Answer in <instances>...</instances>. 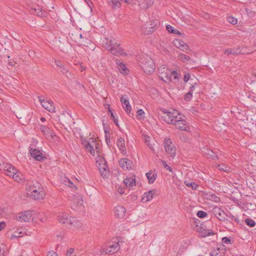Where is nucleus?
<instances>
[{
	"mask_svg": "<svg viewBox=\"0 0 256 256\" xmlns=\"http://www.w3.org/2000/svg\"><path fill=\"white\" fill-rule=\"evenodd\" d=\"M44 195L45 194L42 188L38 189L31 193L32 198L36 200H39L43 198Z\"/></svg>",
	"mask_w": 256,
	"mask_h": 256,
	"instance_id": "b1692460",
	"label": "nucleus"
},
{
	"mask_svg": "<svg viewBox=\"0 0 256 256\" xmlns=\"http://www.w3.org/2000/svg\"><path fill=\"white\" fill-rule=\"evenodd\" d=\"M118 192L120 194H122L124 193V190L120 186H119L118 188Z\"/></svg>",
	"mask_w": 256,
	"mask_h": 256,
	"instance_id": "bf43d9fd",
	"label": "nucleus"
},
{
	"mask_svg": "<svg viewBox=\"0 0 256 256\" xmlns=\"http://www.w3.org/2000/svg\"><path fill=\"white\" fill-rule=\"evenodd\" d=\"M160 22L156 19H151L148 18V20H146V23L142 24L141 26L142 32L146 35L150 34L154 32L156 28L160 25Z\"/></svg>",
	"mask_w": 256,
	"mask_h": 256,
	"instance_id": "6e6552de",
	"label": "nucleus"
},
{
	"mask_svg": "<svg viewBox=\"0 0 256 256\" xmlns=\"http://www.w3.org/2000/svg\"><path fill=\"white\" fill-rule=\"evenodd\" d=\"M111 118H112V119L113 120H114V124H116V126H118V120L117 118H116L114 114V113L112 112H111Z\"/></svg>",
	"mask_w": 256,
	"mask_h": 256,
	"instance_id": "3c124183",
	"label": "nucleus"
},
{
	"mask_svg": "<svg viewBox=\"0 0 256 256\" xmlns=\"http://www.w3.org/2000/svg\"><path fill=\"white\" fill-rule=\"evenodd\" d=\"M214 232L212 230H208L207 232H206L205 236H210L214 235Z\"/></svg>",
	"mask_w": 256,
	"mask_h": 256,
	"instance_id": "4d7b16f0",
	"label": "nucleus"
},
{
	"mask_svg": "<svg viewBox=\"0 0 256 256\" xmlns=\"http://www.w3.org/2000/svg\"><path fill=\"white\" fill-rule=\"evenodd\" d=\"M38 99L42 106L45 110L50 112H54L55 107L52 102L48 100L44 99L43 96H39Z\"/></svg>",
	"mask_w": 256,
	"mask_h": 256,
	"instance_id": "2eb2a0df",
	"label": "nucleus"
},
{
	"mask_svg": "<svg viewBox=\"0 0 256 256\" xmlns=\"http://www.w3.org/2000/svg\"><path fill=\"white\" fill-rule=\"evenodd\" d=\"M120 102L126 112L128 114H130L132 108L130 104L128 98L127 97L124 98V96H122L120 98Z\"/></svg>",
	"mask_w": 256,
	"mask_h": 256,
	"instance_id": "5701e85b",
	"label": "nucleus"
},
{
	"mask_svg": "<svg viewBox=\"0 0 256 256\" xmlns=\"http://www.w3.org/2000/svg\"><path fill=\"white\" fill-rule=\"evenodd\" d=\"M40 130L46 139L53 140L54 142L58 140L59 138L58 136H56L53 130L48 127L46 126L40 125Z\"/></svg>",
	"mask_w": 256,
	"mask_h": 256,
	"instance_id": "9b49d317",
	"label": "nucleus"
},
{
	"mask_svg": "<svg viewBox=\"0 0 256 256\" xmlns=\"http://www.w3.org/2000/svg\"><path fill=\"white\" fill-rule=\"evenodd\" d=\"M120 249V245L118 242L114 241L109 242L108 245L103 246L100 252L102 254H112L118 252Z\"/></svg>",
	"mask_w": 256,
	"mask_h": 256,
	"instance_id": "9d476101",
	"label": "nucleus"
},
{
	"mask_svg": "<svg viewBox=\"0 0 256 256\" xmlns=\"http://www.w3.org/2000/svg\"><path fill=\"white\" fill-rule=\"evenodd\" d=\"M119 164L122 169L124 170H130L132 166V162L126 158H121Z\"/></svg>",
	"mask_w": 256,
	"mask_h": 256,
	"instance_id": "6ab92c4d",
	"label": "nucleus"
},
{
	"mask_svg": "<svg viewBox=\"0 0 256 256\" xmlns=\"http://www.w3.org/2000/svg\"><path fill=\"white\" fill-rule=\"evenodd\" d=\"M185 184L189 188H192V190H196L198 188V185L194 182L184 181Z\"/></svg>",
	"mask_w": 256,
	"mask_h": 256,
	"instance_id": "4c0bfd02",
	"label": "nucleus"
},
{
	"mask_svg": "<svg viewBox=\"0 0 256 256\" xmlns=\"http://www.w3.org/2000/svg\"><path fill=\"white\" fill-rule=\"evenodd\" d=\"M210 256H224L222 254L220 253V248L214 250L210 252Z\"/></svg>",
	"mask_w": 256,
	"mask_h": 256,
	"instance_id": "79ce46f5",
	"label": "nucleus"
},
{
	"mask_svg": "<svg viewBox=\"0 0 256 256\" xmlns=\"http://www.w3.org/2000/svg\"><path fill=\"white\" fill-rule=\"evenodd\" d=\"M137 114L139 116V118H144V112L142 109H139L137 110Z\"/></svg>",
	"mask_w": 256,
	"mask_h": 256,
	"instance_id": "de8ad7c7",
	"label": "nucleus"
},
{
	"mask_svg": "<svg viewBox=\"0 0 256 256\" xmlns=\"http://www.w3.org/2000/svg\"><path fill=\"white\" fill-rule=\"evenodd\" d=\"M229 218L232 220L234 221L237 224H239L240 222V219L238 217H236L233 215H230Z\"/></svg>",
	"mask_w": 256,
	"mask_h": 256,
	"instance_id": "8fccbe9b",
	"label": "nucleus"
},
{
	"mask_svg": "<svg viewBox=\"0 0 256 256\" xmlns=\"http://www.w3.org/2000/svg\"><path fill=\"white\" fill-rule=\"evenodd\" d=\"M139 65L146 74L153 73L156 70V66L153 60L148 55L142 54L138 58Z\"/></svg>",
	"mask_w": 256,
	"mask_h": 256,
	"instance_id": "7ed1b4c3",
	"label": "nucleus"
},
{
	"mask_svg": "<svg viewBox=\"0 0 256 256\" xmlns=\"http://www.w3.org/2000/svg\"><path fill=\"white\" fill-rule=\"evenodd\" d=\"M217 168L220 170L222 172H230V168L228 166H226L224 164H218Z\"/></svg>",
	"mask_w": 256,
	"mask_h": 256,
	"instance_id": "e433bc0d",
	"label": "nucleus"
},
{
	"mask_svg": "<svg viewBox=\"0 0 256 256\" xmlns=\"http://www.w3.org/2000/svg\"><path fill=\"white\" fill-rule=\"evenodd\" d=\"M35 218H38L40 222H45L48 219V216L44 213H39L36 214Z\"/></svg>",
	"mask_w": 256,
	"mask_h": 256,
	"instance_id": "72a5a7b5",
	"label": "nucleus"
},
{
	"mask_svg": "<svg viewBox=\"0 0 256 256\" xmlns=\"http://www.w3.org/2000/svg\"><path fill=\"white\" fill-rule=\"evenodd\" d=\"M146 176L148 180V182L150 184H152L156 179V172L154 173L152 172H149L146 174Z\"/></svg>",
	"mask_w": 256,
	"mask_h": 256,
	"instance_id": "7c9ffc66",
	"label": "nucleus"
},
{
	"mask_svg": "<svg viewBox=\"0 0 256 256\" xmlns=\"http://www.w3.org/2000/svg\"><path fill=\"white\" fill-rule=\"evenodd\" d=\"M190 76L188 73L185 74L184 76V82H187L190 78Z\"/></svg>",
	"mask_w": 256,
	"mask_h": 256,
	"instance_id": "864d4df0",
	"label": "nucleus"
},
{
	"mask_svg": "<svg viewBox=\"0 0 256 256\" xmlns=\"http://www.w3.org/2000/svg\"><path fill=\"white\" fill-rule=\"evenodd\" d=\"M120 1L123 2L126 4H130L132 2V0H120Z\"/></svg>",
	"mask_w": 256,
	"mask_h": 256,
	"instance_id": "e2e57ef3",
	"label": "nucleus"
},
{
	"mask_svg": "<svg viewBox=\"0 0 256 256\" xmlns=\"http://www.w3.org/2000/svg\"><path fill=\"white\" fill-rule=\"evenodd\" d=\"M222 242L226 244H232V240L230 238L224 237L222 238Z\"/></svg>",
	"mask_w": 256,
	"mask_h": 256,
	"instance_id": "09e8293b",
	"label": "nucleus"
},
{
	"mask_svg": "<svg viewBox=\"0 0 256 256\" xmlns=\"http://www.w3.org/2000/svg\"><path fill=\"white\" fill-rule=\"evenodd\" d=\"M117 146L119 148L120 150L123 154H126V149L125 146V142L122 138H119L117 140Z\"/></svg>",
	"mask_w": 256,
	"mask_h": 256,
	"instance_id": "bb28decb",
	"label": "nucleus"
},
{
	"mask_svg": "<svg viewBox=\"0 0 256 256\" xmlns=\"http://www.w3.org/2000/svg\"><path fill=\"white\" fill-rule=\"evenodd\" d=\"M145 144L148 146L149 148L152 151L154 152V144L152 143V140L150 136L144 135L143 138Z\"/></svg>",
	"mask_w": 256,
	"mask_h": 256,
	"instance_id": "cd10ccee",
	"label": "nucleus"
},
{
	"mask_svg": "<svg viewBox=\"0 0 256 256\" xmlns=\"http://www.w3.org/2000/svg\"><path fill=\"white\" fill-rule=\"evenodd\" d=\"M74 251V249L72 248H69L66 252V256H71L73 254Z\"/></svg>",
	"mask_w": 256,
	"mask_h": 256,
	"instance_id": "603ef678",
	"label": "nucleus"
},
{
	"mask_svg": "<svg viewBox=\"0 0 256 256\" xmlns=\"http://www.w3.org/2000/svg\"><path fill=\"white\" fill-rule=\"evenodd\" d=\"M178 60L184 63H188V62L190 60V56L183 54H180L178 56Z\"/></svg>",
	"mask_w": 256,
	"mask_h": 256,
	"instance_id": "c9c22d12",
	"label": "nucleus"
},
{
	"mask_svg": "<svg viewBox=\"0 0 256 256\" xmlns=\"http://www.w3.org/2000/svg\"><path fill=\"white\" fill-rule=\"evenodd\" d=\"M81 140L86 152L94 156L98 148V143L96 140L94 138H90L88 139L82 138Z\"/></svg>",
	"mask_w": 256,
	"mask_h": 256,
	"instance_id": "423d86ee",
	"label": "nucleus"
},
{
	"mask_svg": "<svg viewBox=\"0 0 256 256\" xmlns=\"http://www.w3.org/2000/svg\"><path fill=\"white\" fill-rule=\"evenodd\" d=\"M32 214V210H26L16 214L14 218L20 222H27L31 220Z\"/></svg>",
	"mask_w": 256,
	"mask_h": 256,
	"instance_id": "ddd939ff",
	"label": "nucleus"
},
{
	"mask_svg": "<svg viewBox=\"0 0 256 256\" xmlns=\"http://www.w3.org/2000/svg\"><path fill=\"white\" fill-rule=\"evenodd\" d=\"M124 183L126 187L130 188L136 184V179L134 178H126L124 180Z\"/></svg>",
	"mask_w": 256,
	"mask_h": 256,
	"instance_id": "c85d7f7f",
	"label": "nucleus"
},
{
	"mask_svg": "<svg viewBox=\"0 0 256 256\" xmlns=\"http://www.w3.org/2000/svg\"><path fill=\"white\" fill-rule=\"evenodd\" d=\"M22 236H16V234H12L11 236V239H14L17 238H20Z\"/></svg>",
	"mask_w": 256,
	"mask_h": 256,
	"instance_id": "052dcab7",
	"label": "nucleus"
},
{
	"mask_svg": "<svg viewBox=\"0 0 256 256\" xmlns=\"http://www.w3.org/2000/svg\"><path fill=\"white\" fill-rule=\"evenodd\" d=\"M103 46L114 56H126L124 50L120 46V43L114 38H106L104 41Z\"/></svg>",
	"mask_w": 256,
	"mask_h": 256,
	"instance_id": "f257e3e1",
	"label": "nucleus"
},
{
	"mask_svg": "<svg viewBox=\"0 0 256 256\" xmlns=\"http://www.w3.org/2000/svg\"><path fill=\"white\" fill-rule=\"evenodd\" d=\"M0 170L10 177H12L18 182L20 180L17 170L10 164L8 163L0 164Z\"/></svg>",
	"mask_w": 256,
	"mask_h": 256,
	"instance_id": "0eeeda50",
	"label": "nucleus"
},
{
	"mask_svg": "<svg viewBox=\"0 0 256 256\" xmlns=\"http://www.w3.org/2000/svg\"><path fill=\"white\" fill-rule=\"evenodd\" d=\"M192 98V94L191 92H188L184 96V100L186 101H190Z\"/></svg>",
	"mask_w": 256,
	"mask_h": 256,
	"instance_id": "c03bdc74",
	"label": "nucleus"
},
{
	"mask_svg": "<svg viewBox=\"0 0 256 256\" xmlns=\"http://www.w3.org/2000/svg\"><path fill=\"white\" fill-rule=\"evenodd\" d=\"M156 190H150L148 192H146L142 195L141 202L143 203L150 201L153 198Z\"/></svg>",
	"mask_w": 256,
	"mask_h": 256,
	"instance_id": "4be33fe9",
	"label": "nucleus"
},
{
	"mask_svg": "<svg viewBox=\"0 0 256 256\" xmlns=\"http://www.w3.org/2000/svg\"><path fill=\"white\" fill-rule=\"evenodd\" d=\"M206 198L210 200L216 202H218L220 199L216 194L211 193H206Z\"/></svg>",
	"mask_w": 256,
	"mask_h": 256,
	"instance_id": "2f4dec72",
	"label": "nucleus"
},
{
	"mask_svg": "<svg viewBox=\"0 0 256 256\" xmlns=\"http://www.w3.org/2000/svg\"><path fill=\"white\" fill-rule=\"evenodd\" d=\"M64 182L66 185L69 186L70 187H72V185L73 184L68 178H66V180H64Z\"/></svg>",
	"mask_w": 256,
	"mask_h": 256,
	"instance_id": "5fc2aeb1",
	"label": "nucleus"
},
{
	"mask_svg": "<svg viewBox=\"0 0 256 256\" xmlns=\"http://www.w3.org/2000/svg\"><path fill=\"white\" fill-rule=\"evenodd\" d=\"M226 20L232 24H235L238 22V20L236 17H226Z\"/></svg>",
	"mask_w": 256,
	"mask_h": 256,
	"instance_id": "37998d69",
	"label": "nucleus"
},
{
	"mask_svg": "<svg viewBox=\"0 0 256 256\" xmlns=\"http://www.w3.org/2000/svg\"><path fill=\"white\" fill-rule=\"evenodd\" d=\"M8 64L9 66H13L16 64V62H15L10 61L8 62Z\"/></svg>",
	"mask_w": 256,
	"mask_h": 256,
	"instance_id": "69168bd1",
	"label": "nucleus"
},
{
	"mask_svg": "<svg viewBox=\"0 0 256 256\" xmlns=\"http://www.w3.org/2000/svg\"><path fill=\"white\" fill-rule=\"evenodd\" d=\"M86 2L88 4V6L91 8V5L92 4V3L90 0H85Z\"/></svg>",
	"mask_w": 256,
	"mask_h": 256,
	"instance_id": "680f3d73",
	"label": "nucleus"
},
{
	"mask_svg": "<svg viewBox=\"0 0 256 256\" xmlns=\"http://www.w3.org/2000/svg\"><path fill=\"white\" fill-rule=\"evenodd\" d=\"M116 64H117L118 68L120 73L126 75L129 72V70L127 68L126 66L123 62H121L120 60H116Z\"/></svg>",
	"mask_w": 256,
	"mask_h": 256,
	"instance_id": "393cba45",
	"label": "nucleus"
},
{
	"mask_svg": "<svg viewBox=\"0 0 256 256\" xmlns=\"http://www.w3.org/2000/svg\"><path fill=\"white\" fill-rule=\"evenodd\" d=\"M80 70L81 72H83L86 70V68L82 66V64H80Z\"/></svg>",
	"mask_w": 256,
	"mask_h": 256,
	"instance_id": "338daca9",
	"label": "nucleus"
},
{
	"mask_svg": "<svg viewBox=\"0 0 256 256\" xmlns=\"http://www.w3.org/2000/svg\"><path fill=\"white\" fill-rule=\"evenodd\" d=\"M241 11L242 14H247L249 16L256 14L255 11L250 10L247 6H244L243 8L241 9Z\"/></svg>",
	"mask_w": 256,
	"mask_h": 256,
	"instance_id": "473e14b6",
	"label": "nucleus"
},
{
	"mask_svg": "<svg viewBox=\"0 0 256 256\" xmlns=\"http://www.w3.org/2000/svg\"><path fill=\"white\" fill-rule=\"evenodd\" d=\"M46 256H58V254L54 251L49 252Z\"/></svg>",
	"mask_w": 256,
	"mask_h": 256,
	"instance_id": "13d9d810",
	"label": "nucleus"
},
{
	"mask_svg": "<svg viewBox=\"0 0 256 256\" xmlns=\"http://www.w3.org/2000/svg\"><path fill=\"white\" fill-rule=\"evenodd\" d=\"M202 153L208 156V157L210 158H214L216 156V155L214 152L208 149L204 148L202 150Z\"/></svg>",
	"mask_w": 256,
	"mask_h": 256,
	"instance_id": "f704fd0d",
	"label": "nucleus"
},
{
	"mask_svg": "<svg viewBox=\"0 0 256 256\" xmlns=\"http://www.w3.org/2000/svg\"><path fill=\"white\" fill-rule=\"evenodd\" d=\"M213 212L214 216L220 220H224L226 219V214L221 208L216 207L213 208Z\"/></svg>",
	"mask_w": 256,
	"mask_h": 256,
	"instance_id": "aec40b11",
	"label": "nucleus"
},
{
	"mask_svg": "<svg viewBox=\"0 0 256 256\" xmlns=\"http://www.w3.org/2000/svg\"><path fill=\"white\" fill-rule=\"evenodd\" d=\"M163 112V116H162V120L169 124H173L178 118L180 119L182 114L179 112L174 109L166 110L164 108L161 110Z\"/></svg>",
	"mask_w": 256,
	"mask_h": 256,
	"instance_id": "39448f33",
	"label": "nucleus"
},
{
	"mask_svg": "<svg viewBox=\"0 0 256 256\" xmlns=\"http://www.w3.org/2000/svg\"><path fill=\"white\" fill-rule=\"evenodd\" d=\"M166 29L171 34H176L178 33H179L178 31L177 30L174 29V27L169 24L166 25Z\"/></svg>",
	"mask_w": 256,
	"mask_h": 256,
	"instance_id": "58836bf2",
	"label": "nucleus"
},
{
	"mask_svg": "<svg viewBox=\"0 0 256 256\" xmlns=\"http://www.w3.org/2000/svg\"><path fill=\"white\" fill-rule=\"evenodd\" d=\"M195 90V87L194 86H192L190 87V90L188 92H191L192 93L193 91H194Z\"/></svg>",
	"mask_w": 256,
	"mask_h": 256,
	"instance_id": "0e129e2a",
	"label": "nucleus"
},
{
	"mask_svg": "<svg viewBox=\"0 0 256 256\" xmlns=\"http://www.w3.org/2000/svg\"><path fill=\"white\" fill-rule=\"evenodd\" d=\"M57 218L59 222L66 224V226L69 228L77 229L82 226V224L78 220L70 216L68 214L65 212H59Z\"/></svg>",
	"mask_w": 256,
	"mask_h": 256,
	"instance_id": "f03ea898",
	"label": "nucleus"
},
{
	"mask_svg": "<svg viewBox=\"0 0 256 256\" xmlns=\"http://www.w3.org/2000/svg\"><path fill=\"white\" fill-rule=\"evenodd\" d=\"M245 222L246 224L250 227H254L256 225L255 221L250 218H246L245 220Z\"/></svg>",
	"mask_w": 256,
	"mask_h": 256,
	"instance_id": "ea45409f",
	"label": "nucleus"
},
{
	"mask_svg": "<svg viewBox=\"0 0 256 256\" xmlns=\"http://www.w3.org/2000/svg\"><path fill=\"white\" fill-rule=\"evenodd\" d=\"M96 164L102 176L104 178H108L109 176L108 168L104 158L100 156H98Z\"/></svg>",
	"mask_w": 256,
	"mask_h": 256,
	"instance_id": "1a4fd4ad",
	"label": "nucleus"
},
{
	"mask_svg": "<svg viewBox=\"0 0 256 256\" xmlns=\"http://www.w3.org/2000/svg\"><path fill=\"white\" fill-rule=\"evenodd\" d=\"M224 53L226 55H238L240 54V50H239V48H228L224 50Z\"/></svg>",
	"mask_w": 256,
	"mask_h": 256,
	"instance_id": "c756f323",
	"label": "nucleus"
},
{
	"mask_svg": "<svg viewBox=\"0 0 256 256\" xmlns=\"http://www.w3.org/2000/svg\"><path fill=\"white\" fill-rule=\"evenodd\" d=\"M164 148L166 152L170 156L174 158L176 156V148L170 138H165Z\"/></svg>",
	"mask_w": 256,
	"mask_h": 256,
	"instance_id": "f8f14e48",
	"label": "nucleus"
},
{
	"mask_svg": "<svg viewBox=\"0 0 256 256\" xmlns=\"http://www.w3.org/2000/svg\"><path fill=\"white\" fill-rule=\"evenodd\" d=\"M114 212L117 218H122L126 214V208L123 206H117L114 208Z\"/></svg>",
	"mask_w": 256,
	"mask_h": 256,
	"instance_id": "412c9836",
	"label": "nucleus"
},
{
	"mask_svg": "<svg viewBox=\"0 0 256 256\" xmlns=\"http://www.w3.org/2000/svg\"><path fill=\"white\" fill-rule=\"evenodd\" d=\"M161 163L166 170H168L170 172H172V168L166 163V162L164 160H162L161 161Z\"/></svg>",
	"mask_w": 256,
	"mask_h": 256,
	"instance_id": "a18cd8bd",
	"label": "nucleus"
},
{
	"mask_svg": "<svg viewBox=\"0 0 256 256\" xmlns=\"http://www.w3.org/2000/svg\"><path fill=\"white\" fill-rule=\"evenodd\" d=\"M30 156L36 160L38 161H44L46 159V157L42 152L36 148H31L30 150Z\"/></svg>",
	"mask_w": 256,
	"mask_h": 256,
	"instance_id": "f3484780",
	"label": "nucleus"
},
{
	"mask_svg": "<svg viewBox=\"0 0 256 256\" xmlns=\"http://www.w3.org/2000/svg\"><path fill=\"white\" fill-rule=\"evenodd\" d=\"M158 72L159 78L166 83L168 84L172 82V76L175 82L178 80L177 72L175 70L172 72L166 66H160L158 68Z\"/></svg>",
	"mask_w": 256,
	"mask_h": 256,
	"instance_id": "20e7f679",
	"label": "nucleus"
},
{
	"mask_svg": "<svg viewBox=\"0 0 256 256\" xmlns=\"http://www.w3.org/2000/svg\"><path fill=\"white\" fill-rule=\"evenodd\" d=\"M41 188L40 184L36 180H28L26 183V190L30 194Z\"/></svg>",
	"mask_w": 256,
	"mask_h": 256,
	"instance_id": "dca6fc26",
	"label": "nucleus"
},
{
	"mask_svg": "<svg viewBox=\"0 0 256 256\" xmlns=\"http://www.w3.org/2000/svg\"><path fill=\"white\" fill-rule=\"evenodd\" d=\"M40 120L41 122H44L46 121V118L44 117H42L40 118Z\"/></svg>",
	"mask_w": 256,
	"mask_h": 256,
	"instance_id": "774afa93",
	"label": "nucleus"
},
{
	"mask_svg": "<svg viewBox=\"0 0 256 256\" xmlns=\"http://www.w3.org/2000/svg\"><path fill=\"white\" fill-rule=\"evenodd\" d=\"M173 44L176 48L188 54V51L190 50L189 46L181 40L175 38L173 41Z\"/></svg>",
	"mask_w": 256,
	"mask_h": 256,
	"instance_id": "a211bd4d",
	"label": "nucleus"
},
{
	"mask_svg": "<svg viewBox=\"0 0 256 256\" xmlns=\"http://www.w3.org/2000/svg\"><path fill=\"white\" fill-rule=\"evenodd\" d=\"M54 63L58 68V70H60V72L63 74H66L68 72V68L66 67L62 62H60V60H56L54 61Z\"/></svg>",
	"mask_w": 256,
	"mask_h": 256,
	"instance_id": "a878e982",
	"label": "nucleus"
},
{
	"mask_svg": "<svg viewBox=\"0 0 256 256\" xmlns=\"http://www.w3.org/2000/svg\"><path fill=\"white\" fill-rule=\"evenodd\" d=\"M235 204H236V205L239 206L240 208H243V202H242L240 201H239L238 200H236L234 201Z\"/></svg>",
	"mask_w": 256,
	"mask_h": 256,
	"instance_id": "6e6d98bb",
	"label": "nucleus"
},
{
	"mask_svg": "<svg viewBox=\"0 0 256 256\" xmlns=\"http://www.w3.org/2000/svg\"><path fill=\"white\" fill-rule=\"evenodd\" d=\"M197 216L200 218H204L207 216V213L202 210L198 211Z\"/></svg>",
	"mask_w": 256,
	"mask_h": 256,
	"instance_id": "49530a36",
	"label": "nucleus"
},
{
	"mask_svg": "<svg viewBox=\"0 0 256 256\" xmlns=\"http://www.w3.org/2000/svg\"><path fill=\"white\" fill-rule=\"evenodd\" d=\"M120 0H112L111 2V6L113 8H119L120 6Z\"/></svg>",
	"mask_w": 256,
	"mask_h": 256,
	"instance_id": "a19ab883",
	"label": "nucleus"
},
{
	"mask_svg": "<svg viewBox=\"0 0 256 256\" xmlns=\"http://www.w3.org/2000/svg\"><path fill=\"white\" fill-rule=\"evenodd\" d=\"M172 125L174 126L176 128L182 131L188 132L190 129L188 124L184 119V116L182 114L180 115V119L178 118Z\"/></svg>",
	"mask_w": 256,
	"mask_h": 256,
	"instance_id": "4468645a",
	"label": "nucleus"
}]
</instances>
